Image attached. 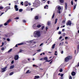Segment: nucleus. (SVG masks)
I'll return each mask as SVG.
<instances>
[{"instance_id": "4c0bfd02", "label": "nucleus", "mask_w": 79, "mask_h": 79, "mask_svg": "<svg viewBox=\"0 0 79 79\" xmlns=\"http://www.w3.org/2000/svg\"><path fill=\"white\" fill-rule=\"evenodd\" d=\"M21 4L22 6H23V2H21Z\"/></svg>"}, {"instance_id": "6ab92c4d", "label": "nucleus", "mask_w": 79, "mask_h": 79, "mask_svg": "<svg viewBox=\"0 0 79 79\" xmlns=\"http://www.w3.org/2000/svg\"><path fill=\"white\" fill-rule=\"evenodd\" d=\"M58 10H60L61 9V8L59 6L57 7Z\"/></svg>"}, {"instance_id": "393cba45", "label": "nucleus", "mask_w": 79, "mask_h": 79, "mask_svg": "<svg viewBox=\"0 0 79 79\" xmlns=\"http://www.w3.org/2000/svg\"><path fill=\"white\" fill-rule=\"evenodd\" d=\"M51 23H50V21H48V22L47 25L48 26H49Z\"/></svg>"}, {"instance_id": "5fc2aeb1", "label": "nucleus", "mask_w": 79, "mask_h": 79, "mask_svg": "<svg viewBox=\"0 0 79 79\" xmlns=\"http://www.w3.org/2000/svg\"><path fill=\"white\" fill-rule=\"evenodd\" d=\"M2 26H3V25L2 24L0 25V28H1V27H2Z\"/></svg>"}, {"instance_id": "bb28decb", "label": "nucleus", "mask_w": 79, "mask_h": 79, "mask_svg": "<svg viewBox=\"0 0 79 79\" xmlns=\"http://www.w3.org/2000/svg\"><path fill=\"white\" fill-rule=\"evenodd\" d=\"M12 48H10V50L8 51V53H9V52H11L12 51Z\"/></svg>"}, {"instance_id": "412c9836", "label": "nucleus", "mask_w": 79, "mask_h": 79, "mask_svg": "<svg viewBox=\"0 0 79 79\" xmlns=\"http://www.w3.org/2000/svg\"><path fill=\"white\" fill-rule=\"evenodd\" d=\"M57 20H58L57 19H55V24H56L57 23Z\"/></svg>"}, {"instance_id": "7ed1b4c3", "label": "nucleus", "mask_w": 79, "mask_h": 79, "mask_svg": "<svg viewBox=\"0 0 79 79\" xmlns=\"http://www.w3.org/2000/svg\"><path fill=\"white\" fill-rule=\"evenodd\" d=\"M71 24L72 22L70 21H69L66 23V24L67 26H71Z\"/></svg>"}, {"instance_id": "c9c22d12", "label": "nucleus", "mask_w": 79, "mask_h": 79, "mask_svg": "<svg viewBox=\"0 0 79 79\" xmlns=\"http://www.w3.org/2000/svg\"><path fill=\"white\" fill-rule=\"evenodd\" d=\"M23 50H21V49H20V51H19V52H23Z\"/></svg>"}, {"instance_id": "79ce46f5", "label": "nucleus", "mask_w": 79, "mask_h": 79, "mask_svg": "<svg viewBox=\"0 0 79 79\" xmlns=\"http://www.w3.org/2000/svg\"><path fill=\"white\" fill-rule=\"evenodd\" d=\"M19 19V17H16L14 19Z\"/></svg>"}, {"instance_id": "58836bf2", "label": "nucleus", "mask_w": 79, "mask_h": 79, "mask_svg": "<svg viewBox=\"0 0 79 79\" xmlns=\"http://www.w3.org/2000/svg\"><path fill=\"white\" fill-rule=\"evenodd\" d=\"M3 9V7L2 6H0V10H2Z\"/></svg>"}, {"instance_id": "774afa93", "label": "nucleus", "mask_w": 79, "mask_h": 79, "mask_svg": "<svg viewBox=\"0 0 79 79\" xmlns=\"http://www.w3.org/2000/svg\"><path fill=\"white\" fill-rule=\"evenodd\" d=\"M77 66H79V62L78 63V64H77Z\"/></svg>"}, {"instance_id": "13d9d810", "label": "nucleus", "mask_w": 79, "mask_h": 79, "mask_svg": "<svg viewBox=\"0 0 79 79\" xmlns=\"http://www.w3.org/2000/svg\"><path fill=\"white\" fill-rule=\"evenodd\" d=\"M77 48L79 49V44L78 45V46H77Z\"/></svg>"}, {"instance_id": "49530a36", "label": "nucleus", "mask_w": 79, "mask_h": 79, "mask_svg": "<svg viewBox=\"0 0 79 79\" xmlns=\"http://www.w3.org/2000/svg\"><path fill=\"white\" fill-rule=\"evenodd\" d=\"M41 50V49H40L39 50H38L37 51V52H40V51Z\"/></svg>"}, {"instance_id": "473e14b6", "label": "nucleus", "mask_w": 79, "mask_h": 79, "mask_svg": "<svg viewBox=\"0 0 79 79\" xmlns=\"http://www.w3.org/2000/svg\"><path fill=\"white\" fill-rule=\"evenodd\" d=\"M43 54V55H45V53L44 52H43L42 53H41V54H40V56H42V54Z\"/></svg>"}, {"instance_id": "8fccbe9b", "label": "nucleus", "mask_w": 79, "mask_h": 79, "mask_svg": "<svg viewBox=\"0 0 79 79\" xmlns=\"http://www.w3.org/2000/svg\"><path fill=\"white\" fill-rule=\"evenodd\" d=\"M4 42H2V46H1V47H2V46H3L4 45Z\"/></svg>"}, {"instance_id": "9b49d317", "label": "nucleus", "mask_w": 79, "mask_h": 79, "mask_svg": "<svg viewBox=\"0 0 79 79\" xmlns=\"http://www.w3.org/2000/svg\"><path fill=\"white\" fill-rule=\"evenodd\" d=\"M67 3H65V10H66L67 9Z\"/></svg>"}, {"instance_id": "aec40b11", "label": "nucleus", "mask_w": 79, "mask_h": 79, "mask_svg": "<svg viewBox=\"0 0 79 79\" xmlns=\"http://www.w3.org/2000/svg\"><path fill=\"white\" fill-rule=\"evenodd\" d=\"M57 20H58L57 19H55V24H56L57 23Z\"/></svg>"}, {"instance_id": "b1692460", "label": "nucleus", "mask_w": 79, "mask_h": 79, "mask_svg": "<svg viewBox=\"0 0 79 79\" xmlns=\"http://www.w3.org/2000/svg\"><path fill=\"white\" fill-rule=\"evenodd\" d=\"M28 4V2L27 1H26L24 3V4Z\"/></svg>"}, {"instance_id": "f257e3e1", "label": "nucleus", "mask_w": 79, "mask_h": 79, "mask_svg": "<svg viewBox=\"0 0 79 79\" xmlns=\"http://www.w3.org/2000/svg\"><path fill=\"white\" fill-rule=\"evenodd\" d=\"M33 35L34 37H40L41 34L40 31H34Z\"/></svg>"}, {"instance_id": "338daca9", "label": "nucleus", "mask_w": 79, "mask_h": 79, "mask_svg": "<svg viewBox=\"0 0 79 79\" xmlns=\"http://www.w3.org/2000/svg\"><path fill=\"white\" fill-rule=\"evenodd\" d=\"M33 66H34V67H36V65H34H34H33Z\"/></svg>"}, {"instance_id": "3c124183", "label": "nucleus", "mask_w": 79, "mask_h": 79, "mask_svg": "<svg viewBox=\"0 0 79 79\" xmlns=\"http://www.w3.org/2000/svg\"><path fill=\"white\" fill-rule=\"evenodd\" d=\"M29 70H28L26 72V73H29Z\"/></svg>"}, {"instance_id": "c03bdc74", "label": "nucleus", "mask_w": 79, "mask_h": 79, "mask_svg": "<svg viewBox=\"0 0 79 79\" xmlns=\"http://www.w3.org/2000/svg\"><path fill=\"white\" fill-rule=\"evenodd\" d=\"M64 74H60V77H63V76Z\"/></svg>"}, {"instance_id": "f8f14e48", "label": "nucleus", "mask_w": 79, "mask_h": 79, "mask_svg": "<svg viewBox=\"0 0 79 79\" xmlns=\"http://www.w3.org/2000/svg\"><path fill=\"white\" fill-rule=\"evenodd\" d=\"M60 2L61 3H64V0H59Z\"/></svg>"}, {"instance_id": "69168bd1", "label": "nucleus", "mask_w": 79, "mask_h": 79, "mask_svg": "<svg viewBox=\"0 0 79 79\" xmlns=\"http://www.w3.org/2000/svg\"><path fill=\"white\" fill-rule=\"evenodd\" d=\"M59 28V27H58L57 28V30H58Z\"/></svg>"}, {"instance_id": "a878e982", "label": "nucleus", "mask_w": 79, "mask_h": 79, "mask_svg": "<svg viewBox=\"0 0 79 79\" xmlns=\"http://www.w3.org/2000/svg\"><path fill=\"white\" fill-rule=\"evenodd\" d=\"M14 74V72H12L11 73H10V74H9V75L10 76H11V75L13 74Z\"/></svg>"}, {"instance_id": "864d4df0", "label": "nucleus", "mask_w": 79, "mask_h": 79, "mask_svg": "<svg viewBox=\"0 0 79 79\" xmlns=\"http://www.w3.org/2000/svg\"><path fill=\"white\" fill-rule=\"evenodd\" d=\"M23 23H26V21L25 20H23Z\"/></svg>"}, {"instance_id": "dca6fc26", "label": "nucleus", "mask_w": 79, "mask_h": 79, "mask_svg": "<svg viewBox=\"0 0 79 79\" xmlns=\"http://www.w3.org/2000/svg\"><path fill=\"white\" fill-rule=\"evenodd\" d=\"M36 27L38 28H40V27H41V25L40 24H38Z\"/></svg>"}, {"instance_id": "4be33fe9", "label": "nucleus", "mask_w": 79, "mask_h": 79, "mask_svg": "<svg viewBox=\"0 0 79 79\" xmlns=\"http://www.w3.org/2000/svg\"><path fill=\"white\" fill-rule=\"evenodd\" d=\"M23 11L22 9H20L19 10V12H22Z\"/></svg>"}, {"instance_id": "f704fd0d", "label": "nucleus", "mask_w": 79, "mask_h": 79, "mask_svg": "<svg viewBox=\"0 0 79 79\" xmlns=\"http://www.w3.org/2000/svg\"><path fill=\"white\" fill-rule=\"evenodd\" d=\"M51 61V60H47L45 61V62H50Z\"/></svg>"}, {"instance_id": "09e8293b", "label": "nucleus", "mask_w": 79, "mask_h": 79, "mask_svg": "<svg viewBox=\"0 0 79 79\" xmlns=\"http://www.w3.org/2000/svg\"><path fill=\"white\" fill-rule=\"evenodd\" d=\"M68 37H65V40H67V39H68Z\"/></svg>"}, {"instance_id": "20e7f679", "label": "nucleus", "mask_w": 79, "mask_h": 79, "mask_svg": "<svg viewBox=\"0 0 79 79\" xmlns=\"http://www.w3.org/2000/svg\"><path fill=\"white\" fill-rule=\"evenodd\" d=\"M19 58V56L18 55H16L15 56L14 59L15 60H18Z\"/></svg>"}, {"instance_id": "680f3d73", "label": "nucleus", "mask_w": 79, "mask_h": 79, "mask_svg": "<svg viewBox=\"0 0 79 79\" xmlns=\"http://www.w3.org/2000/svg\"><path fill=\"white\" fill-rule=\"evenodd\" d=\"M24 5L26 7L27 6H28V4H24Z\"/></svg>"}, {"instance_id": "f03ea898", "label": "nucleus", "mask_w": 79, "mask_h": 79, "mask_svg": "<svg viewBox=\"0 0 79 79\" xmlns=\"http://www.w3.org/2000/svg\"><path fill=\"white\" fill-rule=\"evenodd\" d=\"M73 58L72 56L69 55L67 56L64 59V61L65 62H68L69 60H72Z\"/></svg>"}, {"instance_id": "e433bc0d", "label": "nucleus", "mask_w": 79, "mask_h": 79, "mask_svg": "<svg viewBox=\"0 0 79 79\" xmlns=\"http://www.w3.org/2000/svg\"><path fill=\"white\" fill-rule=\"evenodd\" d=\"M15 9L16 11H18L19 10V9L18 8H15Z\"/></svg>"}, {"instance_id": "c756f323", "label": "nucleus", "mask_w": 79, "mask_h": 79, "mask_svg": "<svg viewBox=\"0 0 79 79\" xmlns=\"http://www.w3.org/2000/svg\"><path fill=\"white\" fill-rule=\"evenodd\" d=\"M57 13H59V14L61 13V12L60 10H57Z\"/></svg>"}, {"instance_id": "0e129e2a", "label": "nucleus", "mask_w": 79, "mask_h": 79, "mask_svg": "<svg viewBox=\"0 0 79 79\" xmlns=\"http://www.w3.org/2000/svg\"><path fill=\"white\" fill-rule=\"evenodd\" d=\"M43 44V43L41 44H40V46H42V45Z\"/></svg>"}, {"instance_id": "9d476101", "label": "nucleus", "mask_w": 79, "mask_h": 79, "mask_svg": "<svg viewBox=\"0 0 79 79\" xmlns=\"http://www.w3.org/2000/svg\"><path fill=\"white\" fill-rule=\"evenodd\" d=\"M14 65L10 66V69H13L14 68Z\"/></svg>"}, {"instance_id": "ddd939ff", "label": "nucleus", "mask_w": 79, "mask_h": 79, "mask_svg": "<svg viewBox=\"0 0 79 79\" xmlns=\"http://www.w3.org/2000/svg\"><path fill=\"white\" fill-rule=\"evenodd\" d=\"M75 73L74 72H72V76H75Z\"/></svg>"}, {"instance_id": "6e6d98bb", "label": "nucleus", "mask_w": 79, "mask_h": 79, "mask_svg": "<svg viewBox=\"0 0 79 79\" xmlns=\"http://www.w3.org/2000/svg\"><path fill=\"white\" fill-rule=\"evenodd\" d=\"M63 36H65V33H63Z\"/></svg>"}, {"instance_id": "de8ad7c7", "label": "nucleus", "mask_w": 79, "mask_h": 79, "mask_svg": "<svg viewBox=\"0 0 79 79\" xmlns=\"http://www.w3.org/2000/svg\"><path fill=\"white\" fill-rule=\"evenodd\" d=\"M7 41H10V40L9 39V38H7Z\"/></svg>"}, {"instance_id": "2eb2a0df", "label": "nucleus", "mask_w": 79, "mask_h": 79, "mask_svg": "<svg viewBox=\"0 0 79 79\" xmlns=\"http://www.w3.org/2000/svg\"><path fill=\"white\" fill-rule=\"evenodd\" d=\"M35 20H37L39 19V17L38 16H35Z\"/></svg>"}, {"instance_id": "603ef678", "label": "nucleus", "mask_w": 79, "mask_h": 79, "mask_svg": "<svg viewBox=\"0 0 79 79\" xmlns=\"http://www.w3.org/2000/svg\"><path fill=\"white\" fill-rule=\"evenodd\" d=\"M69 79H72V77L71 76H70L69 77Z\"/></svg>"}, {"instance_id": "1a4fd4ad", "label": "nucleus", "mask_w": 79, "mask_h": 79, "mask_svg": "<svg viewBox=\"0 0 79 79\" xmlns=\"http://www.w3.org/2000/svg\"><path fill=\"white\" fill-rule=\"evenodd\" d=\"M23 43H20V44H16V46H15V47H18V45H23Z\"/></svg>"}, {"instance_id": "cd10ccee", "label": "nucleus", "mask_w": 79, "mask_h": 79, "mask_svg": "<svg viewBox=\"0 0 79 79\" xmlns=\"http://www.w3.org/2000/svg\"><path fill=\"white\" fill-rule=\"evenodd\" d=\"M77 6V4H76L74 6V7H73V10H75L76 8V6Z\"/></svg>"}, {"instance_id": "c85d7f7f", "label": "nucleus", "mask_w": 79, "mask_h": 79, "mask_svg": "<svg viewBox=\"0 0 79 79\" xmlns=\"http://www.w3.org/2000/svg\"><path fill=\"white\" fill-rule=\"evenodd\" d=\"M26 10L27 11H30L29 8L28 7L26 9Z\"/></svg>"}, {"instance_id": "0eeeda50", "label": "nucleus", "mask_w": 79, "mask_h": 79, "mask_svg": "<svg viewBox=\"0 0 79 79\" xmlns=\"http://www.w3.org/2000/svg\"><path fill=\"white\" fill-rule=\"evenodd\" d=\"M11 21L10 19H9L7 20V22L4 23V25L5 26H6L7 25H8V24L10 23V22Z\"/></svg>"}, {"instance_id": "2f4dec72", "label": "nucleus", "mask_w": 79, "mask_h": 79, "mask_svg": "<svg viewBox=\"0 0 79 79\" xmlns=\"http://www.w3.org/2000/svg\"><path fill=\"white\" fill-rule=\"evenodd\" d=\"M59 71L60 72H63V69H60V70Z\"/></svg>"}, {"instance_id": "a211bd4d", "label": "nucleus", "mask_w": 79, "mask_h": 79, "mask_svg": "<svg viewBox=\"0 0 79 79\" xmlns=\"http://www.w3.org/2000/svg\"><path fill=\"white\" fill-rule=\"evenodd\" d=\"M54 16H55V13H53L52 16V17H51V19H53L54 17Z\"/></svg>"}, {"instance_id": "e2e57ef3", "label": "nucleus", "mask_w": 79, "mask_h": 79, "mask_svg": "<svg viewBox=\"0 0 79 79\" xmlns=\"http://www.w3.org/2000/svg\"><path fill=\"white\" fill-rule=\"evenodd\" d=\"M14 61H13V60H12V61L11 62V63L12 64H13V63H14Z\"/></svg>"}, {"instance_id": "39448f33", "label": "nucleus", "mask_w": 79, "mask_h": 79, "mask_svg": "<svg viewBox=\"0 0 79 79\" xmlns=\"http://www.w3.org/2000/svg\"><path fill=\"white\" fill-rule=\"evenodd\" d=\"M7 68V67H5L4 68H2L1 69H2V73H3L6 71V69Z\"/></svg>"}, {"instance_id": "5701e85b", "label": "nucleus", "mask_w": 79, "mask_h": 79, "mask_svg": "<svg viewBox=\"0 0 79 79\" xmlns=\"http://www.w3.org/2000/svg\"><path fill=\"white\" fill-rule=\"evenodd\" d=\"M55 45H56V44H53V45L52 46V49H54V48H55Z\"/></svg>"}, {"instance_id": "4468645a", "label": "nucleus", "mask_w": 79, "mask_h": 79, "mask_svg": "<svg viewBox=\"0 0 79 79\" xmlns=\"http://www.w3.org/2000/svg\"><path fill=\"white\" fill-rule=\"evenodd\" d=\"M48 6L47 5H46L45 6H44V9H48Z\"/></svg>"}, {"instance_id": "ea45409f", "label": "nucleus", "mask_w": 79, "mask_h": 79, "mask_svg": "<svg viewBox=\"0 0 79 79\" xmlns=\"http://www.w3.org/2000/svg\"><path fill=\"white\" fill-rule=\"evenodd\" d=\"M33 27H36V25H35V24H34V25H33Z\"/></svg>"}, {"instance_id": "f3484780", "label": "nucleus", "mask_w": 79, "mask_h": 79, "mask_svg": "<svg viewBox=\"0 0 79 79\" xmlns=\"http://www.w3.org/2000/svg\"><path fill=\"white\" fill-rule=\"evenodd\" d=\"M44 60H46V61L48 60V58L47 57H44Z\"/></svg>"}, {"instance_id": "72a5a7b5", "label": "nucleus", "mask_w": 79, "mask_h": 79, "mask_svg": "<svg viewBox=\"0 0 79 79\" xmlns=\"http://www.w3.org/2000/svg\"><path fill=\"white\" fill-rule=\"evenodd\" d=\"M65 23V20H63L62 22V23Z\"/></svg>"}, {"instance_id": "a18cd8bd", "label": "nucleus", "mask_w": 79, "mask_h": 79, "mask_svg": "<svg viewBox=\"0 0 79 79\" xmlns=\"http://www.w3.org/2000/svg\"><path fill=\"white\" fill-rule=\"evenodd\" d=\"M71 5H73V2L72 1L71 2Z\"/></svg>"}, {"instance_id": "6e6552de", "label": "nucleus", "mask_w": 79, "mask_h": 79, "mask_svg": "<svg viewBox=\"0 0 79 79\" xmlns=\"http://www.w3.org/2000/svg\"><path fill=\"white\" fill-rule=\"evenodd\" d=\"M40 77L39 76H35V77H34V79H37L40 78Z\"/></svg>"}, {"instance_id": "423d86ee", "label": "nucleus", "mask_w": 79, "mask_h": 79, "mask_svg": "<svg viewBox=\"0 0 79 79\" xmlns=\"http://www.w3.org/2000/svg\"><path fill=\"white\" fill-rule=\"evenodd\" d=\"M5 9H6V10H5V12H6L9 9H10V6H7L5 7Z\"/></svg>"}, {"instance_id": "37998d69", "label": "nucleus", "mask_w": 79, "mask_h": 79, "mask_svg": "<svg viewBox=\"0 0 79 79\" xmlns=\"http://www.w3.org/2000/svg\"><path fill=\"white\" fill-rule=\"evenodd\" d=\"M44 26H43V27H41V29L42 30H43V29H44Z\"/></svg>"}, {"instance_id": "a19ab883", "label": "nucleus", "mask_w": 79, "mask_h": 79, "mask_svg": "<svg viewBox=\"0 0 79 79\" xmlns=\"http://www.w3.org/2000/svg\"><path fill=\"white\" fill-rule=\"evenodd\" d=\"M4 47H3L1 49V50H2V51H4Z\"/></svg>"}, {"instance_id": "bf43d9fd", "label": "nucleus", "mask_w": 79, "mask_h": 79, "mask_svg": "<svg viewBox=\"0 0 79 79\" xmlns=\"http://www.w3.org/2000/svg\"><path fill=\"white\" fill-rule=\"evenodd\" d=\"M64 53V51H62L61 52V54H63Z\"/></svg>"}, {"instance_id": "7c9ffc66", "label": "nucleus", "mask_w": 79, "mask_h": 79, "mask_svg": "<svg viewBox=\"0 0 79 79\" xmlns=\"http://www.w3.org/2000/svg\"><path fill=\"white\" fill-rule=\"evenodd\" d=\"M18 8V6L17 5H15V8Z\"/></svg>"}, {"instance_id": "052dcab7", "label": "nucleus", "mask_w": 79, "mask_h": 79, "mask_svg": "<svg viewBox=\"0 0 79 79\" xmlns=\"http://www.w3.org/2000/svg\"><path fill=\"white\" fill-rule=\"evenodd\" d=\"M5 36L6 37H7L8 36V35L7 34L5 35Z\"/></svg>"}, {"instance_id": "4d7b16f0", "label": "nucleus", "mask_w": 79, "mask_h": 79, "mask_svg": "<svg viewBox=\"0 0 79 79\" xmlns=\"http://www.w3.org/2000/svg\"><path fill=\"white\" fill-rule=\"evenodd\" d=\"M60 35L61 34V31H59V33H58Z\"/></svg>"}]
</instances>
